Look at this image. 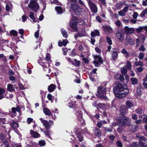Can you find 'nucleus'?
I'll use <instances>...</instances> for the list:
<instances>
[{
	"instance_id": "nucleus-1",
	"label": "nucleus",
	"mask_w": 147,
	"mask_h": 147,
	"mask_svg": "<svg viewBox=\"0 0 147 147\" xmlns=\"http://www.w3.org/2000/svg\"><path fill=\"white\" fill-rule=\"evenodd\" d=\"M113 91L116 97L121 98L128 95L129 90L126 84L122 85L119 83L114 88Z\"/></svg>"
},
{
	"instance_id": "nucleus-2",
	"label": "nucleus",
	"mask_w": 147,
	"mask_h": 147,
	"mask_svg": "<svg viewBox=\"0 0 147 147\" xmlns=\"http://www.w3.org/2000/svg\"><path fill=\"white\" fill-rule=\"evenodd\" d=\"M68 1V4H71L70 8L72 9L77 14V13L81 11L80 7L76 3V0H67Z\"/></svg>"
},
{
	"instance_id": "nucleus-3",
	"label": "nucleus",
	"mask_w": 147,
	"mask_h": 147,
	"mask_svg": "<svg viewBox=\"0 0 147 147\" xmlns=\"http://www.w3.org/2000/svg\"><path fill=\"white\" fill-rule=\"evenodd\" d=\"M131 119L129 117H124L121 120L120 124L118 122H114L113 123V125L115 126L116 125L120 126L121 125L123 126L128 127L130 125Z\"/></svg>"
},
{
	"instance_id": "nucleus-4",
	"label": "nucleus",
	"mask_w": 147,
	"mask_h": 147,
	"mask_svg": "<svg viewBox=\"0 0 147 147\" xmlns=\"http://www.w3.org/2000/svg\"><path fill=\"white\" fill-rule=\"evenodd\" d=\"M106 92V88L102 86H100L98 88L97 92L96 94L99 98L106 99L107 98V97L105 96Z\"/></svg>"
},
{
	"instance_id": "nucleus-5",
	"label": "nucleus",
	"mask_w": 147,
	"mask_h": 147,
	"mask_svg": "<svg viewBox=\"0 0 147 147\" xmlns=\"http://www.w3.org/2000/svg\"><path fill=\"white\" fill-rule=\"evenodd\" d=\"M94 60L93 62L96 67L99 66L100 64L102 63L103 62L100 56L99 55H94Z\"/></svg>"
},
{
	"instance_id": "nucleus-6",
	"label": "nucleus",
	"mask_w": 147,
	"mask_h": 147,
	"mask_svg": "<svg viewBox=\"0 0 147 147\" xmlns=\"http://www.w3.org/2000/svg\"><path fill=\"white\" fill-rule=\"evenodd\" d=\"M28 6L31 9L34 11H37L39 8V5L36 2H30Z\"/></svg>"
},
{
	"instance_id": "nucleus-7",
	"label": "nucleus",
	"mask_w": 147,
	"mask_h": 147,
	"mask_svg": "<svg viewBox=\"0 0 147 147\" xmlns=\"http://www.w3.org/2000/svg\"><path fill=\"white\" fill-rule=\"evenodd\" d=\"M88 3L91 11L93 13H96L98 11L96 5L90 0H89Z\"/></svg>"
},
{
	"instance_id": "nucleus-8",
	"label": "nucleus",
	"mask_w": 147,
	"mask_h": 147,
	"mask_svg": "<svg viewBox=\"0 0 147 147\" xmlns=\"http://www.w3.org/2000/svg\"><path fill=\"white\" fill-rule=\"evenodd\" d=\"M124 30L125 34L127 35L134 33V28H129L127 26H126L124 28Z\"/></svg>"
},
{
	"instance_id": "nucleus-9",
	"label": "nucleus",
	"mask_w": 147,
	"mask_h": 147,
	"mask_svg": "<svg viewBox=\"0 0 147 147\" xmlns=\"http://www.w3.org/2000/svg\"><path fill=\"white\" fill-rule=\"evenodd\" d=\"M40 120L47 130L49 129L51 126L47 121L44 120L42 118H40Z\"/></svg>"
},
{
	"instance_id": "nucleus-10",
	"label": "nucleus",
	"mask_w": 147,
	"mask_h": 147,
	"mask_svg": "<svg viewBox=\"0 0 147 147\" xmlns=\"http://www.w3.org/2000/svg\"><path fill=\"white\" fill-rule=\"evenodd\" d=\"M127 109H126L124 105H121L120 107V113L122 115H125L127 112Z\"/></svg>"
},
{
	"instance_id": "nucleus-11",
	"label": "nucleus",
	"mask_w": 147,
	"mask_h": 147,
	"mask_svg": "<svg viewBox=\"0 0 147 147\" xmlns=\"http://www.w3.org/2000/svg\"><path fill=\"white\" fill-rule=\"evenodd\" d=\"M69 25L73 31H75L77 30L78 28L76 22H71L69 23Z\"/></svg>"
},
{
	"instance_id": "nucleus-12",
	"label": "nucleus",
	"mask_w": 147,
	"mask_h": 147,
	"mask_svg": "<svg viewBox=\"0 0 147 147\" xmlns=\"http://www.w3.org/2000/svg\"><path fill=\"white\" fill-rule=\"evenodd\" d=\"M117 38L120 41H123L124 39V35L119 31H117L116 33Z\"/></svg>"
},
{
	"instance_id": "nucleus-13",
	"label": "nucleus",
	"mask_w": 147,
	"mask_h": 147,
	"mask_svg": "<svg viewBox=\"0 0 147 147\" xmlns=\"http://www.w3.org/2000/svg\"><path fill=\"white\" fill-rule=\"evenodd\" d=\"M103 29L104 31L107 34L109 33H111L113 32V30L110 26H104L103 28Z\"/></svg>"
},
{
	"instance_id": "nucleus-14",
	"label": "nucleus",
	"mask_w": 147,
	"mask_h": 147,
	"mask_svg": "<svg viewBox=\"0 0 147 147\" xmlns=\"http://www.w3.org/2000/svg\"><path fill=\"white\" fill-rule=\"evenodd\" d=\"M138 127L137 126L135 125H132L130 124L128 127L127 129L133 132H136L137 129Z\"/></svg>"
},
{
	"instance_id": "nucleus-15",
	"label": "nucleus",
	"mask_w": 147,
	"mask_h": 147,
	"mask_svg": "<svg viewBox=\"0 0 147 147\" xmlns=\"http://www.w3.org/2000/svg\"><path fill=\"white\" fill-rule=\"evenodd\" d=\"M126 41L131 44H133L134 42V40L132 39L129 35H127L126 38Z\"/></svg>"
},
{
	"instance_id": "nucleus-16",
	"label": "nucleus",
	"mask_w": 147,
	"mask_h": 147,
	"mask_svg": "<svg viewBox=\"0 0 147 147\" xmlns=\"http://www.w3.org/2000/svg\"><path fill=\"white\" fill-rule=\"evenodd\" d=\"M111 55L112 59H115L117 58L118 54L117 51L115 49H114L113 51H111Z\"/></svg>"
},
{
	"instance_id": "nucleus-17",
	"label": "nucleus",
	"mask_w": 147,
	"mask_h": 147,
	"mask_svg": "<svg viewBox=\"0 0 147 147\" xmlns=\"http://www.w3.org/2000/svg\"><path fill=\"white\" fill-rule=\"evenodd\" d=\"M56 88V86L55 85L52 84L48 86V90L49 92H52L54 91Z\"/></svg>"
},
{
	"instance_id": "nucleus-18",
	"label": "nucleus",
	"mask_w": 147,
	"mask_h": 147,
	"mask_svg": "<svg viewBox=\"0 0 147 147\" xmlns=\"http://www.w3.org/2000/svg\"><path fill=\"white\" fill-rule=\"evenodd\" d=\"M30 134L32 137L35 138H37L40 136V134L37 132L33 130H31L30 131Z\"/></svg>"
},
{
	"instance_id": "nucleus-19",
	"label": "nucleus",
	"mask_w": 147,
	"mask_h": 147,
	"mask_svg": "<svg viewBox=\"0 0 147 147\" xmlns=\"http://www.w3.org/2000/svg\"><path fill=\"white\" fill-rule=\"evenodd\" d=\"M5 92V90L0 88V99H2L6 97V95H4Z\"/></svg>"
},
{
	"instance_id": "nucleus-20",
	"label": "nucleus",
	"mask_w": 147,
	"mask_h": 147,
	"mask_svg": "<svg viewBox=\"0 0 147 147\" xmlns=\"http://www.w3.org/2000/svg\"><path fill=\"white\" fill-rule=\"evenodd\" d=\"M11 111L12 113L15 114L16 112H20V109L18 106H17L16 107H13L11 108Z\"/></svg>"
},
{
	"instance_id": "nucleus-21",
	"label": "nucleus",
	"mask_w": 147,
	"mask_h": 147,
	"mask_svg": "<svg viewBox=\"0 0 147 147\" xmlns=\"http://www.w3.org/2000/svg\"><path fill=\"white\" fill-rule=\"evenodd\" d=\"M91 35L92 37H94L95 36H99L100 35V32L98 30H94V31L91 32Z\"/></svg>"
},
{
	"instance_id": "nucleus-22",
	"label": "nucleus",
	"mask_w": 147,
	"mask_h": 147,
	"mask_svg": "<svg viewBox=\"0 0 147 147\" xmlns=\"http://www.w3.org/2000/svg\"><path fill=\"white\" fill-rule=\"evenodd\" d=\"M7 90L10 92L14 91L15 90L12 85L10 84L7 85Z\"/></svg>"
},
{
	"instance_id": "nucleus-23",
	"label": "nucleus",
	"mask_w": 147,
	"mask_h": 147,
	"mask_svg": "<svg viewBox=\"0 0 147 147\" xmlns=\"http://www.w3.org/2000/svg\"><path fill=\"white\" fill-rule=\"evenodd\" d=\"M126 104L127 107H131L134 106V103L131 100H128L126 102Z\"/></svg>"
},
{
	"instance_id": "nucleus-24",
	"label": "nucleus",
	"mask_w": 147,
	"mask_h": 147,
	"mask_svg": "<svg viewBox=\"0 0 147 147\" xmlns=\"http://www.w3.org/2000/svg\"><path fill=\"white\" fill-rule=\"evenodd\" d=\"M55 10L58 14H61L63 12V10L62 8L59 6L56 7H55Z\"/></svg>"
},
{
	"instance_id": "nucleus-25",
	"label": "nucleus",
	"mask_w": 147,
	"mask_h": 147,
	"mask_svg": "<svg viewBox=\"0 0 147 147\" xmlns=\"http://www.w3.org/2000/svg\"><path fill=\"white\" fill-rule=\"evenodd\" d=\"M29 16L33 22H36L34 16V13L33 12L31 11L29 13Z\"/></svg>"
},
{
	"instance_id": "nucleus-26",
	"label": "nucleus",
	"mask_w": 147,
	"mask_h": 147,
	"mask_svg": "<svg viewBox=\"0 0 147 147\" xmlns=\"http://www.w3.org/2000/svg\"><path fill=\"white\" fill-rule=\"evenodd\" d=\"M95 135L98 137H99L101 135V133L99 129L97 128H95L94 129Z\"/></svg>"
},
{
	"instance_id": "nucleus-27",
	"label": "nucleus",
	"mask_w": 147,
	"mask_h": 147,
	"mask_svg": "<svg viewBox=\"0 0 147 147\" xmlns=\"http://www.w3.org/2000/svg\"><path fill=\"white\" fill-rule=\"evenodd\" d=\"M43 111L44 113L46 115L49 116L51 114L50 110L47 108H44L43 109Z\"/></svg>"
},
{
	"instance_id": "nucleus-28",
	"label": "nucleus",
	"mask_w": 147,
	"mask_h": 147,
	"mask_svg": "<svg viewBox=\"0 0 147 147\" xmlns=\"http://www.w3.org/2000/svg\"><path fill=\"white\" fill-rule=\"evenodd\" d=\"M121 72L122 74L123 75L126 74L127 73V70L126 69V67L124 66L121 68Z\"/></svg>"
},
{
	"instance_id": "nucleus-29",
	"label": "nucleus",
	"mask_w": 147,
	"mask_h": 147,
	"mask_svg": "<svg viewBox=\"0 0 147 147\" xmlns=\"http://www.w3.org/2000/svg\"><path fill=\"white\" fill-rule=\"evenodd\" d=\"M10 124L11 126L14 129H16L18 127V124L14 121L11 122Z\"/></svg>"
},
{
	"instance_id": "nucleus-30",
	"label": "nucleus",
	"mask_w": 147,
	"mask_h": 147,
	"mask_svg": "<svg viewBox=\"0 0 147 147\" xmlns=\"http://www.w3.org/2000/svg\"><path fill=\"white\" fill-rule=\"evenodd\" d=\"M130 80L132 84L133 85L136 84L138 83V80L136 78H131Z\"/></svg>"
},
{
	"instance_id": "nucleus-31",
	"label": "nucleus",
	"mask_w": 147,
	"mask_h": 147,
	"mask_svg": "<svg viewBox=\"0 0 147 147\" xmlns=\"http://www.w3.org/2000/svg\"><path fill=\"white\" fill-rule=\"evenodd\" d=\"M61 32L64 37L67 38L68 37L67 32L65 30L61 29Z\"/></svg>"
},
{
	"instance_id": "nucleus-32",
	"label": "nucleus",
	"mask_w": 147,
	"mask_h": 147,
	"mask_svg": "<svg viewBox=\"0 0 147 147\" xmlns=\"http://www.w3.org/2000/svg\"><path fill=\"white\" fill-rule=\"evenodd\" d=\"M143 110L140 108H139L136 109L135 110V112L136 113L138 114H141L144 113Z\"/></svg>"
},
{
	"instance_id": "nucleus-33",
	"label": "nucleus",
	"mask_w": 147,
	"mask_h": 147,
	"mask_svg": "<svg viewBox=\"0 0 147 147\" xmlns=\"http://www.w3.org/2000/svg\"><path fill=\"white\" fill-rule=\"evenodd\" d=\"M143 30H144V26L140 27L136 29V32L138 33H140Z\"/></svg>"
},
{
	"instance_id": "nucleus-34",
	"label": "nucleus",
	"mask_w": 147,
	"mask_h": 147,
	"mask_svg": "<svg viewBox=\"0 0 147 147\" xmlns=\"http://www.w3.org/2000/svg\"><path fill=\"white\" fill-rule=\"evenodd\" d=\"M125 66L128 69L130 70L131 68V64L129 61H128L126 63V66Z\"/></svg>"
},
{
	"instance_id": "nucleus-35",
	"label": "nucleus",
	"mask_w": 147,
	"mask_h": 147,
	"mask_svg": "<svg viewBox=\"0 0 147 147\" xmlns=\"http://www.w3.org/2000/svg\"><path fill=\"white\" fill-rule=\"evenodd\" d=\"M121 52L123 54L125 55V57H127L129 56V54L127 51L125 49H123L121 51Z\"/></svg>"
},
{
	"instance_id": "nucleus-36",
	"label": "nucleus",
	"mask_w": 147,
	"mask_h": 147,
	"mask_svg": "<svg viewBox=\"0 0 147 147\" xmlns=\"http://www.w3.org/2000/svg\"><path fill=\"white\" fill-rule=\"evenodd\" d=\"M147 14V8L144 9L140 14V16L141 17H144L145 15Z\"/></svg>"
},
{
	"instance_id": "nucleus-37",
	"label": "nucleus",
	"mask_w": 147,
	"mask_h": 147,
	"mask_svg": "<svg viewBox=\"0 0 147 147\" xmlns=\"http://www.w3.org/2000/svg\"><path fill=\"white\" fill-rule=\"evenodd\" d=\"M48 99L50 100L51 102H53V98L52 96L50 94H48L47 96Z\"/></svg>"
},
{
	"instance_id": "nucleus-38",
	"label": "nucleus",
	"mask_w": 147,
	"mask_h": 147,
	"mask_svg": "<svg viewBox=\"0 0 147 147\" xmlns=\"http://www.w3.org/2000/svg\"><path fill=\"white\" fill-rule=\"evenodd\" d=\"M106 41L109 45H111L112 44V41L110 37L107 36L106 37Z\"/></svg>"
},
{
	"instance_id": "nucleus-39",
	"label": "nucleus",
	"mask_w": 147,
	"mask_h": 147,
	"mask_svg": "<svg viewBox=\"0 0 147 147\" xmlns=\"http://www.w3.org/2000/svg\"><path fill=\"white\" fill-rule=\"evenodd\" d=\"M11 6V4L9 3L8 4H6L5 9L7 11H9L10 9V7Z\"/></svg>"
},
{
	"instance_id": "nucleus-40",
	"label": "nucleus",
	"mask_w": 147,
	"mask_h": 147,
	"mask_svg": "<svg viewBox=\"0 0 147 147\" xmlns=\"http://www.w3.org/2000/svg\"><path fill=\"white\" fill-rule=\"evenodd\" d=\"M74 61L73 62V64L76 66H78L80 65V61L75 59L74 60Z\"/></svg>"
},
{
	"instance_id": "nucleus-41",
	"label": "nucleus",
	"mask_w": 147,
	"mask_h": 147,
	"mask_svg": "<svg viewBox=\"0 0 147 147\" xmlns=\"http://www.w3.org/2000/svg\"><path fill=\"white\" fill-rule=\"evenodd\" d=\"M134 64L136 66H142L143 65V63L141 61H139V62L137 61L135 62Z\"/></svg>"
},
{
	"instance_id": "nucleus-42",
	"label": "nucleus",
	"mask_w": 147,
	"mask_h": 147,
	"mask_svg": "<svg viewBox=\"0 0 147 147\" xmlns=\"http://www.w3.org/2000/svg\"><path fill=\"white\" fill-rule=\"evenodd\" d=\"M122 126V127H119L117 129L119 133H121L124 129L123 127L124 126Z\"/></svg>"
},
{
	"instance_id": "nucleus-43",
	"label": "nucleus",
	"mask_w": 147,
	"mask_h": 147,
	"mask_svg": "<svg viewBox=\"0 0 147 147\" xmlns=\"http://www.w3.org/2000/svg\"><path fill=\"white\" fill-rule=\"evenodd\" d=\"M50 55L48 53H47L46 56V59L47 61H51L50 59Z\"/></svg>"
},
{
	"instance_id": "nucleus-44",
	"label": "nucleus",
	"mask_w": 147,
	"mask_h": 147,
	"mask_svg": "<svg viewBox=\"0 0 147 147\" xmlns=\"http://www.w3.org/2000/svg\"><path fill=\"white\" fill-rule=\"evenodd\" d=\"M39 144L40 146H44L45 144V142L44 140H42L39 142Z\"/></svg>"
},
{
	"instance_id": "nucleus-45",
	"label": "nucleus",
	"mask_w": 147,
	"mask_h": 147,
	"mask_svg": "<svg viewBox=\"0 0 147 147\" xmlns=\"http://www.w3.org/2000/svg\"><path fill=\"white\" fill-rule=\"evenodd\" d=\"M106 105L104 104H100L99 105L100 107L103 109H105L106 108Z\"/></svg>"
},
{
	"instance_id": "nucleus-46",
	"label": "nucleus",
	"mask_w": 147,
	"mask_h": 147,
	"mask_svg": "<svg viewBox=\"0 0 147 147\" xmlns=\"http://www.w3.org/2000/svg\"><path fill=\"white\" fill-rule=\"evenodd\" d=\"M115 24L118 27L121 26L122 25L121 22L119 20L116 21L115 22Z\"/></svg>"
},
{
	"instance_id": "nucleus-47",
	"label": "nucleus",
	"mask_w": 147,
	"mask_h": 147,
	"mask_svg": "<svg viewBox=\"0 0 147 147\" xmlns=\"http://www.w3.org/2000/svg\"><path fill=\"white\" fill-rule=\"evenodd\" d=\"M118 14L119 16H122L125 15V13L123 10L119 11L118 12Z\"/></svg>"
},
{
	"instance_id": "nucleus-48",
	"label": "nucleus",
	"mask_w": 147,
	"mask_h": 147,
	"mask_svg": "<svg viewBox=\"0 0 147 147\" xmlns=\"http://www.w3.org/2000/svg\"><path fill=\"white\" fill-rule=\"evenodd\" d=\"M39 30H38L34 34V36L36 38H38L39 37Z\"/></svg>"
},
{
	"instance_id": "nucleus-49",
	"label": "nucleus",
	"mask_w": 147,
	"mask_h": 147,
	"mask_svg": "<svg viewBox=\"0 0 147 147\" xmlns=\"http://www.w3.org/2000/svg\"><path fill=\"white\" fill-rule=\"evenodd\" d=\"M138 134H137L136 135V136L137 137L139 138L141 140H143L144 141H145L146 140V139L144 136H138Z\"/></svg>"
},
{
	"instance_id": "nucleus-50",
	"label": "nucleus",
	"mask_w": 147,
	"mask_h": 147,
	"mask_svg": "<svg viewBox=\"0 0 147 147\" xmlns=\"http://www.w3.org/2000/svg\"><path fill=\"white\" fill-rule=\"evenodd\" d=\"M132 119L134 120H137L138 119V116L136 114H133L131 116Z\"/></svg>"
},
{
	"instance_id": "nucleus-51",
	"label": "nucleus",
	"mask_w": 147,
	"mask_h": 147,
	"mask_svg": "<svg viewBox=\"0 0 147 147\" xmlns=\"http://www.w3.org/2000/svg\"><path fill=\"white\" fill-rule=\"evenodd\" d=\"M144 57V54L142 53H140L139 55L138 56V58L140 59H143Z\"/></svg>"
},
{
	"instance_id": "nucleus-52",
	"label": "nucleus",
	"mask_w": 147,
	"mask_h": 147,
	"mask_svg": "<svg viewBox=\"0 0 147 147\" xmlns=\"http://www.w3.org/2000/svg\"><path fill=\"white\" fill-rule=\"evenodd\" d=\"M0 59H2L4 61L6 60V57L3 54H0Z\"/></svg>"
},
{
	"instance_id": "nucleus-53",
	"label": "nucleus",
	"mask_w": 147,
	"mask_h": 147,
	"mask_svg": "<svg viewBox=\"0 0 147 147\" xmlns=\"http://www.w3.org/2000/svg\"><path fill=\"white\" fill-rule=\"evenodd\" d=\"M68 43V41L66 39L63 40L62 42L63 45L64 46H65Z\"/></svg>"
},
{
	"instance_id": "nucleus-54",
	"label": "nucleus",
	"mask_w": 147,
	"mask_h": 147,
	"mask_svg": "<svg viewBox=\"0 0 147 147\" xmlns=\"http://www.w3.org/2000/svg\"><path fill=\"white\" fill-rule=\"evenodd\" d=\"M141 42L143 43L144 42L145 40V38L144 35L142 34L140 36Z\"/></svg>"
},
{
	"instance_id": "nucleus-55",
	"label": "nucleus",
	"mask_w": 147,
	"mask_h": 147,
	"mask_svg": "<svg viewBox=\"0 0 147 147\" xmlns=\"http://www.w3.org/2000/svg\"><path fill=\"white\" fill-rule=\"evenodd\" d=\"M143 121L147 123V116L144 114H143Z\"/></svg>"
},
{
	"instance_id": "nucleus-56",
	"label": "nucleus",
	"mask_w": 147,
	"mask_h": 147,
	"mask_svg": "<svg viewBox=\"0 0 147 147\" xmlns=\"http://www.w3.org/2000/svg\"><path fill=\"white\" fill-rule=\"evenodd\" d=\"M139 50L141 51H144L146 50V49L145 48L144 45H141L140 48H139Z\"/></svg>"
},
{
	"instance_id": "nucleus-57",
	"label": "nucleus",
	"mask_w": 147,
	"mask_h": 147,
	"mask_svg": "<svg viewBox=\"0 0 147 147\" xmlns=\"http://www.w3.org/2000/svg\"><path fill=\"white\" fill-rule=\"evenodd\" d=\"M138 14L137 13L135 12L134 13L133 15V17L134 19L137 18Z\"/></svg>"
},
{
	"instance_id": "nucleus-58",
	"label": "nucleus",
	"mask_w": 147,
	"mask_h": 147,
	"mask_svg": "<svg viewBox=\"0 0 147 147\" xmlns=\"http://www.w3.org/2000/svg\"><path fill=\"white\" fill-rule=\"evenodd\" d=\"M10 33L14 36H17V32L15 30H12L10 32Z\"/></svg>"
},
{
	"instance_id": "nucleus-59",
	"label": "nucleus",
	"mask_w": 147,
	"mask_h": 147,
	"mask_svg": "<svg viewBox=\"0 0 147 147\" xmlns=\"http://www.w3.org/2000/svg\"><path fill=\"white\" fill-rule=\"evenodd\" d=\"M33 119L31 118H28L27 119V122L28 124H30L33 121Z\"/></svg>"
},
{
	"instance_id": "nucleus-60",
	"label": "nucleus",
	"mask_w": 147,
	"mask_h": 147,
	"mask_svg": "<svg viewBox=\"0 0 147 147\" xmlns=\"http://www.w3.org/2000/svg\"><path fill=\"white\" fill-rule=\"evenodd\" d=\"M117 145L119 146V147H122V143L119 141H117Z\"/></svg>"
},
{
	"instance_id": "nucleus-61",
	"label": "nucleus",
	"mask_w": 147,
	"mask_h": 147,
	"mask_svg": "<svg viewBox=\"0 0 147 147\" xmlns=\"http://www.w3.org/2000/svg\"><path fill=\"white\" fill-rule=\"evenodd\" d=\"M132 147H138L139 146L136 142L133 143L131 144Z\"/></svg>"
},
{
	"instance_id": "nucleus-62",
	"label": "nucleus",
	"mask_w": 147,
	"mask_h": 147,
	"mask_svg": "<svg viewBox=\"0 0 147 147\" xmlns=\"http://www.w3.org/2000/svg\"><path fill=\"white\" fill-rule=\"evenodd\" d=\"M82 60L84 62L86 63H89V60L87 58H82Z\"/></svg>"
},
{
	"instance_id": "nucleus-63",
	"label": "nucleus",
	"mask_w": 147,
	"mask_h": 147,
	"mask_svg": "<svg viewBox=\"0 0 147 147\" xmlns=\"http://www.w3.org/2000/svg\"><path fill=\"white\" fill-rule=\"evenodd\" d=\"M42 66L44 69L46 68L47 67L43 63H39Z\"/></svg>"
},
{
	"instance_id": "nucleus-64",
	"label": "nucleus",
	"mask_w": 147,
	"mask_h": 147,
	"mask_svg": "<svg viewBox=\"0 0 147 147\" xmlns=\"http://www.w3.org/2000/svg\"><path fill=\"white\" fill-rule=\"evenodd\" d=\"M95 50L96 52L99 54L101 53V51L100 49L98 47H96L95 48Z\"/></svg>"
}]
</instances>
